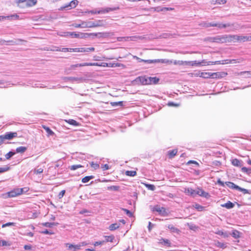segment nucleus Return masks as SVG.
<instances>
[{
    "label": "nucleus",
    "instance_id": "774afa93",
    "mask_svg": "<svg viewBox=\"0 0 251 251\" xmlns=\"http://www.w3.org/2000/svg\"><path fill=\"white\" fill-rule=\"evenodd\" d=\"M218 25L216 27H218L219 28H225L226 26V25L223 24H219L217 23Z\"/></svg>",
    "mask_w": 251,
    "mask_h": 251
},
{
    "label": "nucleus",
    "instance_id": "bf43d9fd",
    "mask_svg": "<svg viewBox=\"0 0 251 251\" xmlns=\"http://www.w3.org/2000/svg\"><path fill=\"white\" fill-rule=\"evenodd\" d=\"M91 166L95 169H97L99 168V165L97 163H94L93 162L91 163Z\"/></svg>",
    "mask_w": 251,
    "mask_h": 251
},
{
    "label": "nucleus",
    "instance_id": "79ce46f5",
    "mask_svg": "<svg viewBox=\"0 0 251 251\" xmlns=\"http://www.w3.org/2000/svg\"><path fill=\"white\" fill-rule=\"evenodd\" d=\"M83 166L81 165H73L69 167V168L71 170H75L77 169L78 168H81Z\"/></svg>",
    "mask_w": 251,
    "mask_h": 251
},
{
    "label": "nucleus",
    "instance_id": "20e7f679",
    "mask_svg": "<svg viewBox=\"0 0 251 251\" xmlns=\"http://www.w3.org/2000/svg\"><path fill=\"white\" fill-rule=\"evenodd\" d=\"M144 62L148 64L151 63H164V64H171L172 63V60H170L166 59H149V60H144Z\"/></svg>",
    "mask_w": 251,
    "mask_h": 251
},
{
    "label": "nucleus",
    "instance_id": "6e6552de",
    "mask_svg": "<svg viewBox=\"0 0 251 251\" xmlns=\"http://www.w3.org/2000/svg\"><path fill=\"white\" fill-rule=\"evenodd\" d=\"M65 36H69L74 38L80 39L86 38V35H87V34H84V33H76L75 32H67L65 33Z\"/></svg>",
    "mask_w": 251,
    "mask_h": 251
},
{
    "label": "nucleus",
    "instance_id": "2f4dec72",
    "mask_svg": "<svg viewBox=\"0 0 251 251\" xmlns=\"http://www.w3.org/2000/svg\"><path fill=\"white\" fill-rule=\"evenodd\" d=\"M215 245L216 247L222 249H225L226 247V244L221 243L219 241H215Z\"/></svg>",
    "mask_w": 251,
    "mask_h": 251
},
{
    "label": "nucleus",
    "instance_id": "cd10ccee",
    "mask_svg": "<svg viewBox=\"0 0 251 251\" xmlns=\"http://www.w3.org/2000/svg\"><path fill=\"white\" fill-rule=\"evenodd\" d=\"M200 77L204 78H211V73L210 72H202L200 74Z\"/></svg>",
    "mask_w": 251,
    "mask_h": 251
},
{
    "label": "nucleus",
    "instance_id": "338daca9",
    "mask_svg": "<svg viewBox=\"0 0 251 251\" xmlns=\"http://www.w3.org/2000/svg\"><path fill=\"white\" fill-rule=\"evenodd\" d=\"M5 140V139L3 135L0 136V146L4 143Z\"/></svg>",
    "mask_w": 251,
    "mask_h": 251
},
{
    "label": "nucleus",
    "instance_id": "864d4df0",
    "mask_svg": "<svg viewBox=\"0 0 251 251\" xmlns=\"http://www.w3.org/2000/svg\"><path fill=\"white\" fill-rule=\"evenodd\" d=\"M68 123H69L70 125H73V126H77L78 123L74 120L73 119H70L68 121Z\"/></svg>",
    "mask_w": 251,
    "mask_h": 251
},
{
    "label": "nucleus",
    "instance_id": "58836bf2",
    "mask_svg": "<svg viewBox=\"0 0 251 251\" xmlns=\"http://www.w3.org/2000/svg\"><path fill=\"white\" fill-rule=\"evenodd\" d=\"M115 237L113 235L106 236L105 239L106 242H112Z\"/></svg>",
    "mask_w": 251,
    "mask_h": 251
},
{
    "label": "nucleus",
    "instance_id": "c9c22d12",
    "mask_svg": "<svg viewBox=\"0 0 251 251\" xmlns=\"http://www.w3.org/2000/svg\"><path fill=\"white\" fill-rule=\"evenodd\" d=\"M136 172L134 171H127L126 172V175L130 176H134L136 175Z\"/></svg>",
    "mask_w": 251,
    "mask_h": 251
},
{
    "label": "nucleus",
    "instance_id": "9d476101",
    "mask_svg": "<svg viewBox=\"0 0 251 251\" xmlns=\"http://www.w3.org/2000/svg\"><path fill=\"white\" fill-rule=\"evenodd\" d=\"M148 77V76L146 75L138 76L135 81L140 82L142 85H149Z\"/></svg>",
    "mask_w": 251,
    "mask_h": 251
},
{
    "label": "nucleus",
    "instance_id": "c03bdc74",
    "mask_svg": "<svg viewBox=\"0 0 251 251\" xmlns=\"http://www.w3.org/2000/svg\"><path fill=\"white\" fill-rule=\"evenodd\" d=\"M122 210L126 212V214L129 217H132L133 216L132 213L129 211V210L126 209V208H122Z\"/></svg>",
    "mask_w": 251,
    "mask_h": 251
},
{
    "label": "nucleus",
    "instance_id": "9b49d317",
    "mask_svg": "<svg viewBox=\"0 0 251 251\" xmlns=\"http://www.w3.org/2000/svg\"><path fill=\"white\" fill-rule=\"evenodd\" d=\"M184 192L188 195L191 196L192 197H195L197 195L198 188L194 190L191 188H187L185 189Z\"/></svg>",
    "mask_w": 251,
    "mask_h": 251
},
{
    "label": "nucleus",
    "instance_id": "ea45409f",
    "mask_svg": "<svg viewBox=\"0 0 251 251\" xmlns=\"http://www.w3.org/2000/svg\"><path fill=\"white\" fill-rule=\"evenodd\" d=\"M111 105L113 106H123V102L122 101H118V102H111Z\"/></svg>",
    "mask_w": 251,
    "mask_h": 251
},
{
    "label": "nucleus",
    "instance_id": "4c0bfd02",
    "mask_svg": "<svg viewBox=\"0 0 251 251\" xmlns=\"http://www.w3.org/2000/svg\"><path fill=\"white\" fill-rule=\"evenodd\" d=\"M15 153H16L15 152L12 151H10L8 152L5 155L6 159H9L12 156H13L14 155H15Z\"/></svg>",
    "mask_w": 251,
    "mask_h": 251
},
{
    "label": "nucleus",
    "instance_id": "3c124183",
    "mask_svg": "<svg viewBox=\"0 0 251 251\" xmlns=\"http://www.w3.org/2000/svg\"><path fill=\"white\" fill-rule=\"evenodd\" d=\"M16 225V223H12V222H9L5 224H3L2 225V227H4L6 226H15Z\"/></svg>",
    "mask_w": 251,
    "mask_h": 251
},
{
    "label": "nucleus",
    "instance_id": "393cba45",
    "mask_svg": "<svg viewBox=\"0 0 251 251\" xmlns=\"http://www.w3.org/2000/svg\"><path fill=\"white\" fill-rule=\"evenodd\" d=\"M167 227L170 229V230L172 232L178 233L180 232L179 229L175 227L173 225H169L167 226Z\"/></svg>",
    "mask_w": 251,
    "mask_h": 251
},
{
    "label": "nucleus",
    "instance_id": "bb28decb",
    "mask_svg": "<svg viewBox=\"0 0 251 251\" xmlns=\"http://www.w3.org/2000/svg\"><path fill=\"white\" fill-rule=\"evenodd\" d=\"M177 150L176 149H174L173 150H170L168 151V154L169 155V158H173L177 153Z\"/></svg>",
    "mask_w": 251,
    "mask_h": 251
},
{
    "label": "nucleus",
    "instance_id": "7ed1b4c3",
    "mask_svg": "<svg viewBox=\"0 0 251 251\" xmlns=\"http://www.w3.org/2000/svg\"><path fill=\"white\" fill-rule=\"evenodd\" d=\"M153 212H157L159 215L163 216H167L168 215V213L165 208L161 207L159 205H154L151 209Z\"/></svg>",
    "mask_w": 251,
    "mask_h": 251
},
{
    "label": "nucleus",
    "instance_id": "f8f14e48",
    "mask_svg": "<svg viewBox=\"0 0 251 251\" xmlns=\"http://www.w3.org/2000/svg\"><path fill=\"white\" fill-rule=\"evenodd\" d=\"M120 9L119 7H114L113 8L107 7L105 8H102L101 10L98 11V14H104L106 13H108L110 11H113L119 10Z\"/></svg>",
    "mask_w": 251,
    "mask_h": 251
},
{
    "label": "nucleus",
    "instance_id": "a878e982",
    "mask_svg": "<svg viewBox=\"0 0 251 251\" xmlns=\"http://www.w3.org/2000/svg\"><path fill=\"white\" fill-rule=\"evenodd\" d=\"M221 206L223 207H226L227 209H230L234 206V204L230 201H228L226 203L222 204Z\"/></svg>",
    "mask_w": 251,
    "mask_h": 251
},
{
    "label": "nucleus",
    "instance_id": "6ab92c4d",
    "mask_svg": "<svg viewBox=\"0 0 251 251\" xmlns=\"http://www.w3.org/2000/svg\"><path fill=\"white\" fill-rule=\"evenodd\" d=\"M159 244L166 246L167 247H171V243L168 239L161 238L159 240Z\"/></svg>",
    "mask_w": 251,
    "mask_h": 251
},
{
    "label": "nucleus",
    "instance_id": "473e14b6",
    "mask_svg": "<svg viewBox=\"0 0 251 251\" xmlns=\"http://www.w3.org/2000/svg\"><path fill=\"white\" fill-rule=\"evenodd\" d=\"M81 23V28H90L89 27V21H80Z\"/></svg>",
    "mask_w": 251,
    "mask_h": 251
},
{
    "label": "nucleus",
    "instance_id": "09e8293b",
    "mask_svg": "<svg viewBox=\"0 0 251 251\" xmlns=\"http://www.w3.org/2000/svg\"><path fill=\"white\" fill-rule=\"evenodd\" d=\"M195 208L199 211H202L204 209V207L199 204H196Z\"/></svg>",
    "mask_w": 251,
    "mask_h": 251
},
{
    "label": "nucleus",
    "instance_id": "f03ea898",
    "mask_svg": "<svg viewBox=\"0 0 251 251\" xmlns=\"http://www.w3.org/2000/svg\"><path fill=\"white\" fill-rule=\"evenodd\" d=\"M16 2L19 6L23 7L24 5H21L20 4L23 3L26 7H32L35 5L37 3V0H16Z\"/></svg>",
    "mask_w": 251,
    "mask_h": 251
},
{
    "label": "nucleus",
    "instance_id": "a211bd4d",
    "mask_svg": "<svg viewBox=\"0 0 251 251\" xmlns=\"http://www.w3.org/2000/svg\"><path fill=\"white\" fill-rule=\"evenodd\" d=\"M149 85L156 84L159 81V78L157 77H148Z\"/></svg>",
    "mask_w": 251,
    "mask_h": 251
},
{
    "label": "nucleus",
    "instance_id": "6e6d98bb",
    "mask_svg": "<svg viewBox=\"0 0 251 251\" xmlns=\"http://www.w3.org/2000/svg\"><path fill=\"white\" fill-rule=\"evenodd\" d=\"M147 187L151 190L153 191L155 190V186L152 184H147L146 185Z\"/></svg>",
    "mask_w": 251,
    "mask_h": 251
},
{
    "label": "nucleus",
    "instance_id": "8fccbe9b",
    "mask_svg": "<svg viewBox=\"0 0 251 251\" xmlns=\"http://www.w3.org/2000/svg\"><path fill=\"white\" fill-rule=\"evenodd\" d=\"M33 172L36 174H40L43 172V169L40 168L39 169H35L34 170Z\"/></svg>",
    "mask_w": 251,
    "mask_h": 251
},
{
    "label": "nucleus",
    "instance_id": "0eeeda50",
    "mask_svg": "<svg viewBox=\"0 0 251 251\" xmlns=\"http://www.w3.org/2000/svg\"><path fill=\"white\" fill-rule=\"evenodd\" d=\"M78 1L77 0H72L70 3L66 4L64 6L60 7L59 10H64L66 9H71L75 8L78 4Z\"/></svg>",
    "mask_w": 251,
    "mask_h": 251
},
{
    "label": "nucleus",
    "instance_id": "680f3d73",
    "mask_svg": "<svg viewBox=\"0 0 251 251\" xmlns=\"http://www.w3.org/2000/svg\"><path fill=\"white\" fill-rule=\"evenodd\" d=\"M101 168L102 169V170L103 171H105V170H107L109 169V166L108 164H104V165H103L102 166H101Z\"/></svg>",
    "mask_w": 251,
    "mask_h": 251
},
{
    "label": "nucleus",
    "instance_id": "a18cd8bd",
    "mask_svg": "<svg viewBox=\"0 0 251 251\" xmlns=\"http://www.w3.org/2000/svg\"><path fill=\"white\" fill-rule=\"evenodd\" d=\"M69 49H70V48H63L59 49L58 48H57V49H56V50H54L60 51H62V52H70V50Z\"/></svg>",
    "mask_w": 251,
    "mask_h": 251
},
{
    "label": "nucleus",
    "instance_id": "c85d7f7f",
    "mask_svg": "<svg viewBox=\"0 0 251 251\" xmlns=\"http://www.w3.org/2000/svg\"><path fill=\"white\" fill-rule=\"evenodd\" d=\"M42 225L46 227H52L54 226H57L58 225V223H49V222H46L43 223L42 224Z\"/></svg>",
    "mask_w": 251,
    "mask_h": 251
},
{
    "label": "nucleus",
    "instance_id": "39448f33",
    "mask_svg": "<svg viewBox=\"0 0 251 251\" xmlns=\"http://www.w3.org/2000/svg\"><path fill=\"white\" fill-rule=\"evenodd\" d=\"M23 193V188H15L7 192L6 195L8 198H13L21 195Z\"/></svg>",
    "mask_w": 251,
    "mask_h": 251
},
{
    "label": "nucleus",
    "instance_id": "37998d69",
    "mask_svg": "<svg viewBox=\"0 0 251 251\" xmlns=\"http://www.w3.org/2000/svg\"><path fill=\"white\" fill-rule=\"evenodd\" d=\"M83 66H86L85 63L72 65L71 66V69H73L75 68H76V67H83Z\"/></svg>",
    "mask_w": 251,
    "mask_h": 251
},
{
    "label": "nucleus",
    "instance_id": "13d9d810",
    "mask_svg": "<svg viewBox=\"0 0 251 251\" xmlns=\"http://www.w3.org/2000/svg\"><path fill=\"white\" fill-rule=\"evenodd\" d=\"M168 105L169 106H178L179 104L176 103L174 102H169L168 103Z\"/></svg>",
    "mask_w": 251,
    "mask_h": 251
},
{
    "label": "nucleus",
    "instance_id": "7c9ffc66",
    "mask_svg": "<svg viewBox=\"0 0 251 251\" xmlns=\"http://www.w3.org/2000/svg\"><path fill=\"white\" fill-rule=\"evenodd\" d=\"M125 65L123 64L119 63H109V67H124Z\"/></svg>",
    "mask_w": 251,
    "mask_h": 251
},
{
    "label": "nucleus",
    "instance_id": "de8ad7c7",
    "mask_svg": "<svg viewBox=\"0 0 251 251\" xmlns=\"http://www.w3.org/2000/svg\"><path fill=\"white\" fill-rule=\"evenodd\" d=\"M226 185L229 188L235 189V184L231 182H226Z\"/></svg>",
    "mask_w": 251,
    "mask_h": 251
},
{
    "label": "nucleus",
    "instance_id": "4d7b16f0",
    "mask_svg": "<svg viewBox=\"0 0 251 251\" xmlns=\"http://www.w3.org/2000/svg\"><path fill=\"white\" fill-rule=\"evenodd\" d=\"M41 233L44 234H53V232L48 230V229H45L44 231H42L41 232Z\"/></svg>",
    "mask_w": 251,
    "mask_h": 251
},
{
    "label": "nucleus",
    "instance_id": "603ef678",
    "mask_svg": "<svg viewBox=\"0 0 251 251\" xmlns=\"http://www.w3.org/2000/svg\"><path fill=\"white\" fill-rule=\"evenodd\" d=\"M9 170V167H0V173L5 172Z\"/></svg>",
    "mask_w": 251,
    "mask_h": 251
},
{
    "label": "nucleus",
    "instance_id": "f257e3e1",
    "mask_svg": "<svg viewBox=\"0 0 251 251\" xmlns=\"http://www.w3.org/2000/svg\"><path fill=\"white\" fill-rule=\"evenodd\" d=\"M233 38L234 37L230 35H217L215 37H208L206 40L210 42L224 43L231 42Z\"/></svg>",
    "mask_w": 251,
    "mask_h": 251
},
{
    "label": "nucleus",
    "instance_id": "f704fd0d",
    "mask_svg": "<svg viewBox=\"0 0 251 251\" xmlns=\"http://www.w3.org/2000/svg\"><path fill=\"white\" fill-rule=\"evenodd\" d=\"M95 177L94 176H86L84 177H83L82 179V182L83 183H87L90 180L93 179Z\"/></svg>",
    "mask_w": 251,
    "mask_h": 251
},
{
    "label": "nucleus",
    "instance_id": "b1692460",
    "mask_svg": "<svg viewBox=\"0 0 251 251\" xmlns=\"http://www.w3.org/2000/svg\"><path fill=\"white\" fill-rule=\"evenodd\" d=\"M128 38H130L131 40H134L135 38H137V37L135 36L132 37H117V41L119 42L123 41V40L127 41Z\"/></svg>",
    "mask_w": 251,
    "mask_h": 251
},
{
    "label": "nucleus",
    "instance_id": "e2e57ef3",
    "mask_svg": "<svg viewBox=\"0 0 251 251\" xmlns=\"http://www.w3.org/2000/svg\"><path fill=\"white\" fill-rule=\"evenodd\" d=\"M72 26L75 28H81V24L73 23Z\"/></svg>",
    "mask_w": 251,
    "mask_h": 251
},
{
    "label": "nucleus",
    "instance_id": "052dcab7",
    "mask_svg": "<svg viewBox=\"0 0 251 251\" xmlns=\"http://www.w3.org/2000/svg\"><path fill=\"white\" fill-rule=\"evenodd\" d=\"M65 192H66V191H65V190H62V191L59 193V195H58V198H59V199L62 198L64 196V194H65Z\"/></svg>",
    "mask_w": 251,
    "mask_h": 251
},
{
    "label": "nucleus",
    "instance_id": "4468645a",
    "mask_svg": "<svg viewBox=\"0 0 251 251\" xmlns=\"http://www.w3.org/2000/svg\"><path fill=\"white\" fill-rule=\"evenodd\" d=\"M65 245L66 247L68 248V250L71 251H77L80 250V246L78 245V244L73 245L69 243H66Z\"/></svg>",
    "mask_w": 251,
    "mask_h": 251
},
{
    "label": "nucleus",
    "instance_id": "4be33fe9",
    "mask_svg": "<svg viewBox=\"0 0 251 251\" xmlns=\"http://www.w3.org/2000/svg\"><path fill=\"white\" fill-rule=\"evenodd\" d=\"M236 190H238V191L242 192L243 194H251V192L250 190L241 188V187H240L237 185H236Z\"/></svg>",
    "mask_w": 251,
    "mask_h": 251
},
{
    "label": "nucleus",
    "instance_id": "5701e85b",
    "mask_svg": "<svg viewBox=\"0 0 251 251\" xmlns=\"http://www.w3.org/2000/svg\"><path fill=\"white\" fill-rule=\"evenodd\" d=\"M226 2V0H212L210 2L211 4H224Z\"/></svg>",
    "mask_w": 251,
    "mask_h": 251
},
{
    "label": "nucleus",
    "instance_id": "ddd939ff",
    "mask_svg": "<svg viewBox=\"0 0 251 251\" xmlns=\"http://www.w3.org/2000/svg\"><path fill=\"white\" fill-rule=\"evenodd\" d=\"M197 195L205 198L206 199H208L210 197V195L208 193L205 192L201 188H198Z\"/></svg>",
    "mask_w": 251,
    "mask_h": 251
},
{
    "label": "nucleus",
    "instance_id": "2eb2a0df",
    "mask_svg": "<svg viewBox=\"0 0 251 251\" xmlns=\"http://www.w3.org/2000/svg\"><path fill=\"white\" fill-rule=\"evenodd\" d=\"M236 40L240 42L251 41V36H236Z\"/></svg>",
    "mask_w": 251,
    "mask_h": 251
},
{
    "label": "nucleus",
    "instance_id": "dca6fc26",
    "mask_svg": "<svg viewBox=\"0 0 251 251\" xmlns=\"http://www.w3.org/2000/svg\"><path fill=\"white\" fill-rule=\"evenodd\" d=\"M96 37H97L99 38H107L111 35H113V34L110 32H98L97 34H95Z\"/></svg>",
    "mask_w": 251,
    "mask_h": 251
},
{
    "label": "nucleus",
    "instance_id": "0e129e2a",
    "mask_svg": "<svg viewBox=\"0 0 251 251\" xmlns=\"http://www.w3.org/2000/svg\"><path fill=\"white\" fill-rule=\"evenodd\" d=\"M153 226H154V225L152 224L151 222H149V225H148V229L150 231L151 230V229L153 227Z\"/></svg>",
    "mask_w": 251,
    "mask_h": 251
},
{
    "label": "nucleus",
    "instance_id": "5fc2aeb1",
    "mask_svg": "<svg viewBox=\"0 0 251 251\" xmlns=\"http://www.w3.org/2000/svg\"><path fill=\"white\" fill-rule=\"evenodd\" d=\"M86 66H100V64H99L98 63H85Z\"/></svg>",
    "mask_w": 251,
    "mask_h": 251
},
{
    "label": "nucleus",
    "instance_id": "423d86ee",
    "mask_svg": "<svg viewBox=\"0 0 251 251\" xmlns=\"http://www.w3.org/2000/svg\"><path fill=\"white\" fill-rule=\"evenodd\" d=\"M90 28L103 27L106 25V22L104 20H96L95 21H89Z\"/></svg>",
    "mask_w": 251,
    "mask_h": 251
},
{
    "label": "nucleus",
    "instance_id": "1a4fd4ad",
    "mask_svg": "<svg viewBox=\"0 0 251 251\" xmlns=\"http://www.w3.org/2000/svg\"><path fill=\"white\" fill-rule=\"evenodd\" d=\"M236 76L239 78H248L251 77V71H243L236 72Z\"/></svg>",
    "mask_w": 251,
    "mask_h": 251
},
{
    "label": "nucleus",
    "instance_id": "e433bc0d",
    "mask_svg": "<svg viewBox=\"0 0 251 251\" xmlns=\"http://www.w3.org/2000/svg\"><path fill=\"white\" fill-rule=\"evenodd\" d=\"M218 25V24L214 23H204L203 24V26L206 27H208L210 26H217Z\"/></svg>",
    "mask_w": 251,
    "mask_h": 251
},
{
    "label": "nucleus",
    "instance_id": "49530a36",
    "mask_svg": "<svg viewBox=\"0 0 251 251\" xmlns=\"http://www.w3.org/2000/svg\"><path fill=\"white\" fill-rule=\"evenodd\" d=\"M216 233L218 234V235H219L223 236L224 237H226L228 236L227 233L224 232H223L222 231H221V230L218 231L217 232H216Z\"/></svg>",
    "mask_w": 251,
    "mask_h": 251
},
{
    "label": "nucleus",
    "instance_id": "aec40b11",
    "mask_svg": "<svg viewBox=\"0 0 251 251\" xmlns=\"http://www.w3.org/2000/svg\"><path fill=\"white\" fill-rule=\"evenodd\" d=\"M224 75L225 73L222 72L211 73V78H222Z\"/></svg>",
    "mask_w": 251,
    "mask_h": 251
},
{
    "label": "nucleus",
    "instance_id": "a19ab883",
    "mask_svg": "<svg viewBox=\"0 0 251 251\" xmlns=\"http://www.w3.org/2000/svg\"><path fill=\"white\" fill-rule=\"evenodd\" d=\"M43 128L45 129L49 135H52L54 134V132L49 127L44 126Z\"/></svg>",
    "mask_w": 251,
    "mask_h": 251
},
{
    "label": "nucleus",
    "instance_id": "412c9836",
    "mask_svg": "<svg viewBox=\"0 0 251 251\" xmlns=\"http://www.w3.org/2000/svg\"><path fill=\"white\" fill-rule=\"evenodd\" d=\"M22 41L23 40H16V41H14V40H9V41H6L5 40H3V41H1L0 42V43H1V45H3V44H4V43L7 42L8 44H6V45H15V44H18V41Z\"/></svg>",
    "mask_w": 251,
    "mask_h": 251
},
{
    "label": "nucleus",
    "instance_id": "c756f323",
    "mask_svg": "<svg viewBox=\"0 0 251 251\" xmlns=\"http://www.w3.org/2000/svg\"><path fill=\"white\" fill-rule=\"evenodd\" d=\"M27 150V148L25 147L21 146L17 148L16 151L17 153H24Z\"/></svg>",
    "mask_w": 251,
    "mask_h": 251
},
{
    "label": "nucleus",
    "instance_id": "f3484780",
    "mask_svg": "<svg viewBox=\"0 0 251 251\" xmlns=\"http://www.w3.org/2000/svg\"><path fill=\"white\" fill-rule=\"evenodd\" d=\"M5 138V139L11 140L14 137H16L17 136V132H6L4 135H3Z\"/></svg>",
    "mask_w": 251,
    "mask_h": 251
},
{
    "label": "nucleus",
    "instance_id": "72a5a7b5",
    "mask_svg": "<svg viewBox=\"0 0 251 251\" xmlns=\"http://www.w3.org/2000/svg\"><path fill=\"white\" fill-rule=\"evenodd\" d=\"M120 226V224H117V223H114V224H111L109 227V229L110 230H114L116 229H117L118 228H119Z\"/></svg>",
    "mask_w": 251,
    "mask_h": 251
},
{
    "label": "nucleus",
    "instance_id": "69168bd1",
    "mask_svg": "<svg viewBox=\"0 0 251 251\" xmlns=\"http://www.w3.org/2000/svg\"><path fill=\"white\" fill-rule=\"evenodd\" d=\"M164 7H161L160 6L156 7V11L157 12H161V11H164Z\"/></svg>",
    "mask_w": 251,
    "mask_h": 251
}]
</instances>
